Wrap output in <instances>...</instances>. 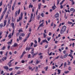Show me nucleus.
Wrapping results in <instances>:
<instances>
[{
  "label": "nucleus",
  "instance_id": "b1692460",
  "mask_svg": "<svg viewBox=\"0 0 75 75\" xmlns=\"http://www.w3.org/2000/svg\"><path fill=\"white\" fill-rule=\"evenodd\" d=\"M3 16H1L0 18V22L1 21V20H3Z\"/></svg>",
  "mask_w": 75,
  "mask_h": 75
},
{
  "label": "nucleus",
  "instance_id": "bf43d9fd",
  "mask_svg": "<svg viewBox=\"0 0 75 75\" xmlns=\"http://www.w3.org/2000/svg\"><path fill=\"white\" fill-rule=\"evenodd\" d=\"M66 50H64V51H63V53L64 54H66Z\"/></svg>",
  "mask_w": 75,
  "mask_h": 75
},
{
  "label": "nucleus",
  "instance_id": "338daca9",
  "mask_svg": "<svg viewBox=\"0 0 75 75\" xmlns=\"http://www.w3.org/2000/svg\"><path fill=\"white\" fill-rule=\"evenodd\" d=\"M52 8H53V10H55V7L54 6H52Z\"/></svg>",
  "mask_w": 75,
  "mask_h": 75
},
{
  "label": "nucleus",
  "instance_id": "a878e982",
  "mask_svg": "<svg viewBox=\"0 0 75 75\" xmlns=\"http://www.w3.org/2000/svg\"><path fill=\"white\" fill-rule=\"evenodd\" d=\"M18 31L19 33H20L21 32H23V30L22 29H19L18 30Z\"/></svg>",
  "mask_w": 75,
  "mask_h": 75
},
{
  "label": "nucleus",
  "instance_id": "79ce46f5",
  "mask_svg": "<svg viewBox=\"0 0 75 75\" xmlns=\"http://www.w3.org/2000/svg\"><path fill=\"white\" fill-rule=\"evenodd\" d=\"M41 16L43 17L44 16V14L43 13H42L41 15Z\"/></svg>",
  "mask_w": 75,
  "mask_h": 75
},
{
  "label": "nucleus",
  "instance_id": "69168bd1",
  "mask_svg": "<svg viewBox=\"0 0 75 75\" xmlns=\"http://www.w3.org/2000/svg\"><path fill=\"white\" fill-rule=\"evenodd\" d=\"M69 71H71V67H69Z\"/></svg>",
  "mask_w": 75,
  "mask_h": 75
},
{
  "label": "nucleus",
  "instance_id": "9b49d317",
  "mask_svg": "<svg viewBox=\"0 0 75 75\" xmlns=\"http://www.w3.org/2000/svg\"><path fill=\"white\" fill-rule=\"evenodd\" d=\"M68 54L67 53L65 54L64 55L63 57L64 58H67V56H68Z\"/></svg>",
  "mask_w": 75,
  "mask_h": 75
},
{
  "label": "nucleus",
  "instance_id": "5701e85b",
  "mask_svg": "<svg viewBox=\"0 0 75 75\" xmlns=\"http://www.w3.org/2000/svg\"><path fill=\"white\" fill-rule=\"evenodd\" d=\"M17 13H18V11H16L15 12V17H16L17 16Z\"/></svg>",
  "mask_w": 75,
  "mask_h": 75
},
{
  "label": "nucleus",
  "instance_id": "ddd939ff",
  "mask_svg": "<svg viewBox=\"0 0 75 75\" xmlns=\"http://www.w3.org/2000/svg\"><path fill=\"white\" fill-rule=\"evenodd\" d=\"M21 71H18L16 72V74L17 75H19L21 74Z\"/></svg>",
  "mask_w": 75,
  "mask_h": 75
},
{
  "label": "nucleus",
  "instance_id": "0eeeda50",
  "mask_svg": "<svg viewBox=\"0 0 75 75\" xmlns=\"http://www.w3.org/2000/svg\"><path fill=\"white\" fill-rule=\"evenodd\" d=\"M6 11H3V13H2L1 16H2L3 17H4V15L5 14V13H6Z\"/></svg>",
  "mask_w": 75,
  "mask_h": 75
},
{
  "label": "nucleus",
  "instance_id": "13d9d810",
  "mask_svg": "<svg viewBox=\"0 0 75 75\" xmlns=\"http://www.w3.org/2000/svg\"><path fill=\"white\" fill-rule=\"evenodd\" d=\"M12 1H13V0H11L9 3L10 4H12Z\"/></svg>",
  "mask_w": 75,
  "mask_h": 75
},
{
  "label": "nucleus",
  "instance_id": "49530a36",
  "mask_svg": "<svg viewBox=\"0 0 75 75\" xmlns=\"http://www.w3.org/2000/svg\"><path fill=\"white\" fill-rule=\"evenodd\" d=\"M40 16L38 15L37 17V20H39V19H40Z\"/></svg>",
  "mask_w": 75,
  "mask_h": 75
},
{
  "label": "nucleus",
  "instance_id": "6e6d98bb",
  "mask_svg": "<svg viewBox=\"0 0 75 75\" xmlns=\"http://www.w3.org/2000/svg\"><path fill=\"white\" fill-rule=\"evenodd\" d=\"M8 53V52H6V53L5 54V55L6 57H7V54Z\"/></svg>",
  "mask_w": 75,
  "mask_h": 75
},
{
  "label": "nucleus",
  "instance_id": "39448f33",
  "mask_svg": "<svg viewBox=\"0 0 75 75\" xmlns=\"http://www.w3.org/2000/svg\"><path fill=\"white\" fill-rule=\"evenodd\" d=\"M6 23H7V20H5L4 21V25L3 26L4 27L5 26H6Z\"/></svg>",
  "mask_w": 75,
  "mask_h": 75
},
{
  "label": "nucleus",
  "instance_id": "3c124183",
  "mask_svg": "<svg viewBox=\"0 0 75 75\" xmlns=\"http://www.w3.org/2000/svg\"><path fill=\"white\" fill-rule=\"evenodd\" d=\"M10 20H11V18L9 17L8 18V21H10Z\"/></svg>",
  "mask_w": 75,
  "mask_h": 75
},
{
  "label": "nucleus",
  "instance_id": "6ab92c4d",
  "mask_svg": "<svg viewBox=\"0 0 75 75\" xmlns=\"http://www.w3.org/2000/svg\"><path fill=\"white\" fill-rule=\"evenodd\" d=\"M40 62H41V61H38V60H37L36 62V64H39Z\"/></svg>",
  "mask_w": 75,
  "mask_h": 75
},
{
  "label": "nucleus",
  "instance_id": "aec40b11",
  "mask_svg": "<svg viewBox=\"0 0 75 75\" xmlns=\"http://www.w3.org/2000/svg\"><path fill=\"white\" fill-rule=\"evenodd\" d=\"M64 1H65V0H63L60 3V5H62V4H63L64 2Z\"/></svg>",
  "mask_w": 75,
  "mask_h": 75
},
{
  "label": "nucleus",
  "instance_id": "f704fd0d",
  "mask_svg": "<svg viewBox=\"0 0 75 75\" xmlns=\"http://www.w3.org/2000/svg\"><path fill=\"white\" fill-rule=\"evenodd\" d=\"M28 58H31V54H29L28 55Z\"/></svg>",
  "mask_w": 75,
  "mask_h": 75
},
{
  "label": "nucleus",
  "instance_id": "09e8293b",
  "mask_svg": "<svg viewBox=\"0 0 75 75\" xmlns=\"http://www.w3.org/2000/svg\"><path fill=\"white\" fill-rule=\"evenodd\" d=\"M74 10V8H72L70 9V11H72Z\"/></svg>",
  "mask_w": 75,
  "mask_h": 75
},
{
  "label": "nucleus",
  "instance_id": "c756f323",
  "mask_svg": "<svg viewBox=\"0 0 75 75\" xmlns=\"http://www.w3.org/2000/svg\"><path fill=\"white\" fill-rule=\"evenodd\" d=\"M47 35H46L45 33H43L44 38H46V36H47Z\"/></svg>",
  "mask_w": 75,
  "mask_h": 75
},
{
  "label": "nucleus",
  "instance_id": "9d476101",
  "mask_svg": "<svg viewBox=\"0 0 75 75\" xmlns=\"http://www.w3.org/2000/svg\"><path fill=\"white\" fill-rule=\"evenodd\" d=\"M42 42H46L47 44H48V42L46 40H43L42 41Z\"/></svg>",
  "mask_w": 75,
  "mask_h": 75
},
{
  "label": "nucleus",
  "instance_id": "f8f14e48",
  "mask_svg": "<svg viewBox=\"0 0 75 75\" xmlns=\"http://www.w3.org/2000/svg\"><path fill=\"white\" fill-rule=\"evenodd\" d=\"M22 18H21V17H19V19L17 20V22H18V21H20V20H21L22 19Z\"/></svg>",
  "mask_w": 75,
  "mask_h": 75
},
{
  "label": "nucleus",
  "instance_id": "de8ad7c7",
  "mask_svg": "<svg viewBox=\"0 0 75 75\" xmlns=\"http://www.w3.org/2000/svg\"><path fill=\"white\" fill-rule=\"evenodd\" d=\"M8 14H7L6 15V17H5V18H8Z\"/></svg>",
  "mask_w": 75,
  "mask_h": 75
},
{
  "label": "nucleus",
  "instance_id": "58836bf2",
  "mask_svg": "<svg viewBox=\"0 0 75 75\" xmlns=\"http://www.w3.org/2000/svg\"><path fill=\"white\" fill-rule=\"evenodd\" d=\"M75 40V39H69V41H74Z\"/></svg>",
  "mask_w": 75,
  "mask_h": 75
},
{
  "label": "nucleus",
  "instance_id": "bb28decb",
  "mask_svg": "<svg viewBox=\"0 0 75 75\" xmlns=\"http://www.w3.org/2000/svg\"><path fill=\"white\" fill-rule=\"evenodd\" d=\"M64 74H68L69 73V71H65L64 72Z\"/></svg>",
  "mask_w": 75,
  "mask_h": 75
},
{
  "label": "nucleus",
  "instance_id": "c03bdc74",
  "mask_svg": "<svg viewBox=\"0 0 75 75\" xmlns=\"http://www.w3.org/2000/svg\"><path fill=\"white\" fill-rule=\"evenodd\" d=\"M26 51H27V50H30V49H29V47H27L26 48Z\"/></svg>",
  "mask_w": 75,
  "mask_h": 75
},
{
  "label": "nucleus",
  "instance_id": "72a5a7b5",
  "mask_svg": "<svg viewBox=\"0 0 75 75\" xmlns=\"http://www.w3.org/2000/svg\"><path fill=\"white\" fill-rule=\"evenodd\" d=\"M38 67H36V69H35V71L36 72H37V71H38Z\"/></svg>",
  "mask_w": 75,
  "mask_h": 75
},
{
  "label": "nucleus",
  "instance_id": "f03ea898",
  "mask_svg": "<svg viewBox=\"0 0 75 75\" xmlns=\"http://www.w3.org/2000/svg\"><path fill=\"white\" fill-rule=\"evenodd\" d=\"M59 13H56L55 15V17L56 18H57L56 20H57V21H58V20H59V18H58V17H59Z\"/></svg>",
  "mask_w": 75,
  "mask_h": 75
},
{
  "label": "nucleus",
  "instance_id": "a211bd4d",
  "mask_svg": "<svg viewBox=\"0 0 75 75\" xmlns=\"http://www.w3.org/2000/svg\"><path fill=\"white\" fill-rule=\"evenodd\" d=\"M33 5H32V4H30L29 5V8H33Z\"/></svg>",
  "mask_w": 75,
  "mask_h": 75
},
{
  "label": "nucleus",
  "instance_id": "0e129e2a",
  "mask_svg": "<svg viewBox=\"0 0 75 75\" xmlns=\"http://www.w3.org/2000/svg\"><path fill=\"white\" fill-rule=\"evenodd\" d=\"M33 43L32 42L30 43V46L31 47H33Z\"/></svg>",
  "mask_w": 75,
  "mask_h": 75
},
{
  "label": "nucleus",
  "instance_id": "680f3d73",
  "mask_svg": "<svg viewBox=\"0 0 75 75\" xmlns=\"http://www.w3.org/2000/svg\"><path fill=\"white\" fill-rule=\"evenodd\" d=\"M56 27V25L55 24H54V27H53V28H55Z\"/></svg>",
  "mask_w": 75,
  "mask_h": 75
},
{
  "label": "nucleus",
  "instance_id": "4be33fe9",
  "mask_svg": "<svg viewBox=\"0 0 75 75\" xmlns=\"http://www.w3.org/2000/svg\"><path fill=\"white\" fill-rule=\"evenodd\" d=\"M18 45V44H17L16 43H15L13 45L14 47H17Z\"/></svg>",
  "mask_w": 75,
  "mask_h": 75
},
{
  "label": "nucleus",
  "instance_id": "e433bc0d",
  "mask_svg": "<svg viewBox=\"0 0 75 75\" xmlns=\"http://www.w3.org/2000/svg\"><path fill=\"white\" fill-rule=\"evenodd\" d=\"M38 45L37 44H35L33 45L34 47H37Z\"/></svg>",
  "mask_w": 75,
  "mask_h": 75
},
{
  "label": "nucleus",
  "instance_id": "7c9ffc66",
  "mask_svg": "<svg viewBox=\"0 0 75 75\" xmlns=\"http://www.w3.org/2000/svg\"><path fill=\"white\" fill-rule=\"evenodd\" d=\"M51 39V37H50L49 38H47V41H50Z\"/></svg>",
  "mask_w": 75,
  "mask_h": 75
},
{
  "label": "nucleus",
  "instance_id": "6e6552de",
  "mask_svg": "<svg viewBox=\"0 0 75 75\" xmlns=\"http://www.w3.org/2000/svg\"><path fill=\"white\" fill-rule=\"evenodd\" d=\"M4 69H5L6 70V71H8V67L7 66L4 67Z\"/></svg>",
  "mask_w": 75,
  "mask_h": 75
},
{
  "label": "nucleus",
  "instance_id": "4c0bfd02",
  "mask_svg": "<svg viewBox=\"0 0 75 75\" xmlns=\"http://www.w3.org/2000/svg\"><path fill=\"white\" fill-rule=\"evenodd\" d=\"M38 42H40L41 41V39L40 38H38Z\"/></svg>",
  "mask_w": 75,
  "mask_h": 75
},
{
  "label": "nucleus",
  "instance_id": "e2e57ef3",
  "mask_svg": "<svg viewBox=\"0 0 75 75\" xmlns=\"http://www.w3.org/2000/svg\"><path fill=\"white\" fill-rule=\"evenodd\" d=\"M21 63H22V64H23V63H24V62H25V61H24V60H22L21 61Z\"/></svg>",
  "mask_w": 75,
  "mask_h": 75
},
{
  "label": "nucleus",
  "instance_id": "052dcab7",
  "mask_svg": "<svg viewBox=\"0 0 75 75\" xmlns=\"http://www.w3.org/2000/svg\"><path fill=\"white\" fill-rule=\"evenodd\" d=\"M54 25V23L52 22L51 24V26H52Z\"/></svg>",
  "mask_w": 75,
  "mask_h": 75
},
{
  "label": "nucleus",
  "instance_id": "8fccbe9b",
  "mask_svg": "<svg viewBox=\"0 0 75 75\" xmlns=\"http://www.w3.org/2000/svg\"><path fill=\"white\" fill-rule=\"evenodd\" d=\"M20 12V9H19L18 10V14H19Z\"/></svg>",
  "mask_w": 75,
  "mask_h": 75
},
{
  "label": "nucleus",
  "instance_id": "c85d7f7f",
  "mask_svg": "<svg viewBox=\"0 0 75 75\" xmlns=\"http://www.w3.org/2000/svg\"><path fill=\"white\" fill-rule=\"evenodd\" d=\"M23 13L21 12V14L20 17H21L22 18H23Z\"/></svg>",
  "mask_w": 75,
  "mask_h": 75
},
{
  "label": "nucleus",
  "instance_id": "423d86ee",
  "mask_svg": "<svg viewBox=\"0 0 75 75\" xmlns=\"http://www.w3.org/2000/svg\"><path fill=\"white\" fill-rule=\"evenodd\" d=\"M11 25L14 30V29L15 28V27H14V24L13 23H11Z\"/></svg>",
  "mask_w": 75,
  "mask_h": 75
},
{
  "label": "nucleus",
  "instance_id": "473e14b6",
  "mask_svg": "<svg viewBox=\"0 0 75 75\" xmlns=\"http://www.w3.org/2000/svg\"><path fill=\"white\" fill-rule=\"evenodd\" d=\"M20 67H15V69L16 70H17V69H20Z\"/></svg>",
  "mask_w": 75,
  "mask_h": 75
},
{
  "label": "nucleus",
  "instance_id": "cd10ccee",
  "mask_svg": "<svg viewBox=\"0 0 75 75\" xmlns=\"http://www.w3.org/2000/svg\"><path fill=\"white\" fill-rule=\"evenodd\" d=\"M3 24L2 23H1L0 24V27L1 28L3 27Z\"/></svg>",
  "mask_w": 75,
  "mask_h": 75
},
{
  "label": "nucleus",
  "instance_id": "1a4fd4ad",
  "mask_svg": "<svg viewBox=\"0 0 75 75\" xmlns=\"http://www.w3.org/2000/svg\"><path fill=\"white\" fill-rule=\"evenodd\" d=\"M41 4H40L38 5V8L39 10H40L41 9Z\"/></svg>",
  "mask_w": 75,
  "mask_h": 75
},
{
  "label": "nucleus",
  "instance_id": "dca6fc26",
  "mask_svg": "<svg viewBox=\"0 0 75 75\" xmlns=\"http://www.w3.org/2000/svg\"><path fill=\"white\" fill-rule=\"evenodd\" d=\"M2 34V32H0V40H1L2 38V36H1V35Z\"/></svg>",
  "mask_w": 75,
  "mask_h": 75
},
{
  "label": "nucleus",
  "instance_id": "412c9836",
  "mask_svg": "<svg viewBox=\"0 0 75 75\" xmlns=\"http://www.w3.org/2000/svg\"><path fill=\"white\" fill-rule=\"evenodd\" d=\"M64 1H65V0H63L60 3V5H62V4H63L64 2Z\"/></svg>",
  "mask_w": 75,
  "mask_h": 75
},
{
  "label": "nucleus",
  "instance_id": "4468645a",
  "mask_svg": "<svg viewBox=\"0 0 75 75\" xmlns=\"http://www.w3.org/2000/svg\"><path fill=\"white\" fill-rule=\"evenodd\" d=\"M57 72H58V73L57 74L58 75H59L60 74H61V70L58 69Z\"/></svg>",
  "mask_w": 75,
  "mask_h": 75
},
{
  "label": "nucleus",
  "instance_id": "7ed1b4c3",
  "mask_svg": "<svg viewBox=\"0 0 75 75\" xmlns=\"http://www.w3.org/2000/svg\"><path fill=\"white\" fill-rule=\"evenodd\" d=\"M31 34V33H29L27 37H26L25 39H24L23 41L24 42H25L26 41V40H27V39H28V38L29 37V36H30V34Z\"/></svg>",
  "mask_w": 75,
  "mask_h": 75
},
{
  "label": "nucleus",
  "instance_id": "f257e3e1",
  "mask_svg": "<svg viewBox=\"0 0 75 75\" xmlns=\"http://www.w3.org/2000/svg\"><path fill=\"white\" fill-rule=\"evenodd\" d=\"M66 28L67 27L66 26L64 25L62 26L60 31V34H64V32L66 30Z\"/></svg>",
  "mask_w": 75,
  "mask_h": 75
},
{
  "label": "nucleus",
  "instance_id": "5fc2aeb1",
  "mask_svg": "<svg viewBox=\"0 0 75 75\" xmlns=\"http://www.w3.org/2000/svg\"><path fill=\"white\" fill-rule=\"evenodd\" d=\"M33 60H32L31 61V62H30L29 63L30 64H31H31H32L33 63Z\"/></svg>",
  "mask_w": 75,
  "mask_h": 75
},
{
  "label": "nucleus",
  "instance_id": "f3484780",
  "mask_svg": "<svg viewBox=\"0 0 75 75\" xmlns=\"http://www.w3.org/2000/svg\"><path fill=\"white\" fill-rule=\"evenodd\" d=\"M29 68L30 70H31V69L32 71H33V70H34V68L33 69H32V68L31 67H30V66H29Z\"/></svg>",
  "mask_w": 75,
  "mask_h": 75
},
{
  "label": "nucleus",
  "instance_id": "a19ab883",
  "mask_svg": "<svg viewBox=\"0 0 75 75\" xmlns=\"http://www.w3.org/2000/svg\"><path fill=\"white\" fill-rule=\"evenodd\" d=\"M21 35L22 37H24L25 35V34L24 33H22L21 34Z\"/></svg>",
  "mask_w": 75,
  "mask_h": 75
},
{
  "label": "nucleus",
  "instance_id": "2eb2a0df",
  "mask_svg": "<svg viewBox=\"0 0 75 75\" xmlns=\"http://www.w3.org/2000/svg\"><path fill=\"white\" fill-rule=\"evenodd\" d=\"M12 40H11L10 42H7V44L8 45H10V44H11V43H12Z\"/></svg>",
  "mask_w": 75,
  "mask_h": 75
},
{
  "label": "nucleus",
  "instance_id": "864d4df0",
  "mask_svg": "<svg viewBox=\"0 0 75 75\" xmlns=\"http://www.w3.org/2000/svg\"><path fill=\"white\" fill-rule=\"evenodd\" d=\"M45 68L46 69L45 71H47V69H48V66H47Z\"/></svg>",
  "mask_w": 75,
  "mask_h": 75
},
{
  "label": "nucleus",
  "instance_id": "2f4dec72",
  "mask_svg": "<svg viewBox=\"0 0 75 75\" xmlns=\"http://www.w3.org/2000/svg\"><path fill=\"white\" fill-rule=\"evenodd\" d=\"M40 27H43L44 26V25L42 24V23H41V24L40 25H39Z\"/></svg>",
  "mask_w": 75,
  "mask_h": 75
},
{
  "label": "nucleus",
  "instance_id": "4d7b16f0",
  "mask_svg": "<svg viewBox=\"0 0 75 75\" xmlns=\"http://www.w3.org/2000/svg\"><path fill=\"white\" fill-rule=\"evenodd\" d=\"M68 23L69 24H72L73 23L72 22H71L69 21H68Z\"/></svg>",
  "mask_w": 75,
  "mask_h": 75
},
{
  "label": "nucleus",
  "instance_id": "ea45409f",
  "mask_svg": "<svg viewBox=\"0 0 75 75\" xmlns=\"http://www.w3.org/2000/svg\"><path fill=\"white\" fill-rule=\"evenodd\" d=\"M3 4V1H1V2L0 3V7L2 6V4Z\"/></svg>",
  "mask_w": 75,
  "mask_h": 75
},
{
  "label": "nucleus",
  "instance_id": "603ef678",
  "mask_svg": "<svg viewBox=\"0 0 75 75\" xmlns=\"http://www.w3.org/2000/svg\"><path fill=\"white\" fill-rule=\"evenodd\" d=\"M10 46H7V50H8L9 49H10Z\"/></svg>",
  "mask_w": 75,
  "mask_h": 75
},
{
  "label": "nucleus",
  "instance_id": "393cba45",
  "mask_svg": "<svg viewBox=\"0 0 75 75\" xmlns=\"http://www.w3.org/2000/svg\"><path fill=\"white\" fill-rule=\"evenodd\" d=\"M6 48V46H4L3 47L1 48V50H4Z\"/></svg>",
  "mask_w": 75,
  "mask_h": 75
},
{
  "label": "nucleus",
  "instance_id": "774afa93",
  "mask_svg": "<svg viewBox=\"0 0 75 75\" xmlns=\"http://www.w3.org/2000/svg\"><path fill=\"white\" fill-rule=\"evenodd\" d=\"M48 45H46L45 46V48H47L48 47Z\"/></svg>",
  "mask_w": 75,
  "mask_h": 75
},
{
  "label": "nucleus",
  "instance_id": "37998d69",
  "mask_svg": "<svg viewBox=\"0 0 75 75\" xmlns=\"http://www.w3.org/2000/svg\"><path fill=\"white\" fill-rule=\"evenodd\" d=\"M33 14L32 13H31V16H30V18L31 19L32 18H33Z\"/></svg>",
  "mask_w": 75,
  "mask_h": 75
},
{
  "label": "nucleus",
  "instance_id": "20e7f679",
  "mask_svg": "<svg viewBox=\"0 0 75 75\" xmlns=\"http://www.w3.org/2000/svg\"><path fill=\"white\" fill-rule=\"evenodd\" d=\"M14 59H12L11 61H10L8 63V65H9V67H11L12 66V65H11V62L12 61H13Z\"/></svg>",
  "mask_w": 75,
  "mask_h": 75
},
{
  "label": "nucleus",
  "instance_id": "a18cd8bd",
  "mask_svg": "<svg viewBox=\"0 0 75 75\" xmlns=\"http://www.w3.org/2000/svg\"><path fill=\"white\" fill-rule=\"evenodd\" d=\"M13 68H10L8 69V70L9 71H12L13 70Z\"/></svg>",
  "mask_w": 75,
  "mask_h": 75
},
{
  "label": "nucleus",
  "instance_id": "c9c22d12",
  "mask_svg": "<svg viewBox=\"0 0 75 75\" xmlns=\"http://www.w3.org/2000/svg\"><path fill=\"white\" fill-rule=\"evenodd\" d=\"M8 37L9 38V39L11 38V34H10L8 36Z\"/></svg>",
  "mask_w": 75,
  "mask_h": 75
}]
</instances>
